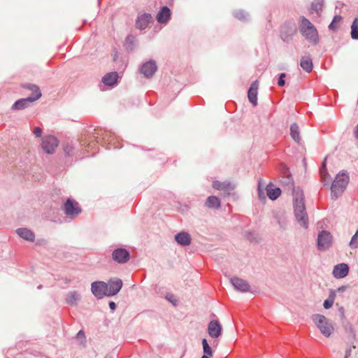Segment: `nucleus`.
<instances>
[{
	"mask_svg": "<svg viewBox=\"0 0 358 358\" xmlns=\"http://www.w3.org/2000/svg\"><path fill=\"white\" fill-rule=\"evenodd\" d=\"M294 210L297 222L302 227L307 229L308 227V217L304 204L303 194L300 190L294 192Z\"/></svg>",
	"mask_w": 358,
	"mask_h": 358,
	"instance_id": "nucleus-1",
	"label": "nucleus"
},
{
	"mask_svg": "<svg viewBox=\"0 0 358 358\" xmlns=\"http://www.w3.org/2000/svg\"><path fill=\"white\" fill-rule=\"evenodd\" d=\"M299 31L301 35L310 43L317 44L319 41L318 34L315 27L305 17H301Z\"/></svg>",
	"mask_w": 358,
	"mask_h": 358,
	"instance_id": "nucleus-2",
	"label": "nucleus"
},
{
	"mask_svg": "<svg viewBox=\"0 0 358 358\" xmlns=\"http://www.w3.org/2000/svg\"><path fill=\"white\" fill-rule=\"evenodd\" d=\"M26 87L31 92V94L26 99H21L15 102L12 106L13 110H22L27 108L30 103L38 100L41 96L40 89L38 86L27 84Z\"/></svg>",
	"mask_w": 358,
	"mask_h": 358,
	"instance_id": "nucleus-3",
	"label": "nucleus"
},
{
	"mask_svg": "<svg viewBox=\"0 0 358 358\" xmlns=\"http://www.w3.org/2000/svg\"><path fill=\"white\" fill-rule=\"evenodd\" d=\"M348 182L349 176L346 173L341 172L337 174L331 187L332 196L335 199L340 196L345 191Z\"/></svg>",
	"mask_w": 358,
	"mask_h": 358,
	"instance_id": "nucleus-4",
	"label": "nucleus"
},
{
	"mask_svg": "<svg viewBox=\"0 0 358 358\" xmlns=\"http://www.w3.org/2000/svg\"><path fill=\"white\" fill-rule=\"evenodd\" d=\"M313 321L319 329L321 334L329 338L334 331V327L330 320L320 314H315L312 317Z\"/></svg>",
	"mask_w": 358,
	"mask_h": 358,
	"instance_id": "nucleus-5",
	"label": "nucleus"
},
{
	"mask_svg": "<svg viewBox=\"0 0 358 358\" xmlns=\"http://www.w3.org/2000/svg\"><path fill=\"white\" fill-rule=\"evenodd\" d=\"M296 26L292 22H285L280 28V38L285 42H289L296 34Z\"/></svg>",
	"mask_w": 358,
	"mask_h": 358,
	"instance_id": "nucleus-6",
	"label": "nucleus"
},
{
	"mask_svg": "<svg viewBox=\"0 0 358 358\" xmlns=\"http://www.w3.org/2000/svg\"><path fill=\"white\" fill-rule=\"evenodd\" d=\"M59 141L57 138L52 135L44 136L42 139L41 147L44 152L48 154H52L57 147Z\"/></svg>",
	"mask_w": 358,
	"mask_h": 358,
	"instance_id": "nucleus-7",
	"label": "nucleus"
},
{
	"mask_svg": "<svg viewBox=\"0 0 358 358\" xmlns=\"http://www.w3.org/2000/svg\"><path fill=\"white\" fill-rule=\"evenodd\" d=\"M63 210L65 214L71 218L78 216L81 212V209L79 208L78 203L71 199H67L66 203L64 204Z\"/></svg>",
	"mask_w": 358,
	"mask_h": 358,
	"instance_id": "nucleus-8",
	"label": "nucleus"
},
{
	"mask_svg": "<svg viewBox=\"0 0 358 358\" xmlns=\"http://www.w3.org/2000/svg\"><path fill=\"white\" fill-rule=\"evenodd\" d=\"M108 287L107 283L103 281L92 282V292L97 299H102L104 296H108Z\"/></svg>",
	"mask_w": 358,
	"mask_h": 358,
	"instance_id": "nucleus-9",
	"label": "nucleus"
},
{
	"mask_svg": "<svg viewBox=\"0 0 358 358\" xmlns=\"http://www.w3.org/2000/svg\"><path fill=\"white\" fill-rule=\"evenodd\" d=\"M332 242V236L331 234L327 231H321L317 237V247L320 250L328 249Z\"/></svg>",
	"mask_w": 358,
	"mask_h": 358,
	"instance_id": "nucleus-10",
	"label": "nucleus"
},
{
	"mask_svg": "<svg viewBox=\"0 0 358 358\" xmlns=\"http://www.w3.org/2000/svg\"><path fill=\"white\" fill-rule=\"evenodd\" d=\"M112 257L115 262L119 264H124L129 261L130 254L124 248H117L113 252Z\"/></svg>",
	"mask_w": 358,
	"mask_h": 358,
	"instance_id": "nucleus-11",
	"label": "nucleus"
},
{
	"mask_svg": "<svg viewBox=\"0 0 358 358\" xmlns=\"http://www.w3.org/2000/svg\"><path fill=\"white\" fill-rule=\"evenodd\" d=\"M102 138H100L106 144L108 145V149L117 148L120 147V143L117 140L115 134L110 131H104L102 134Z\"/></svg>",
	"mask_w": 358,
	"mask_h": 358,
	"instance_id": "nucleus-12",
	"label": "nucleus"
},
{
	"mask_svg": "<svg viewBox=\"0 0 358 358\" xmlns=\"http://www.w3.org/2000/svg\"><path fill=\"white\" fill-rule=\"evenodd\" d=\"M157 69V67L155 62L150 60L142 65L141 68V72L144 75L145 77L150 78L156 72Z\"/></svg>",
	"mask_w": 358,
	"mask_h": 358,
	"instance_id": "nucleus-13",
	"label": "nucleus"
},
{
	"mask_svg": "<svg viewBox=\"0 0 358 358\" xmlns=\"http://www.w3.org/2000/svg\"><path fill=\"white\" fill-rule=\"evenodd\" d=\"M222 326L217 320H212L208 324V332L212 338H218L222 334Z\"/></svg>",
	"mask_w": 358,
	"mask_h": 358,
	"instance_id": "nucleus-14",
	"label": "nucleus"
},
{
	"mask_svg": "<svg viewBox=\"0 0 358 358\" xmlns=\"http://www.w3.org/2000/svg\"><path fill=\"white\" fill-rule=\"evenodd\" d=\"M234 288L240 292H246L250 291V285L244 280L239 278H232L230 280Z\"/></svg>",
	"mask_w": 358,
	"mask_h": 358,
	"instance_id": "nucleus-15",
	"label": "nucleus"
},
{
	"mask_svg": "<svg viewBox=\"0 0 358 358\" xmlns=\"http://www.w3.org/2000/svg\"><path fill=\"white\" fill-rule=\"evenodd\" d=\"M108 296L117 294L122 287V281L120 279L110 280L107 283Z\"/></svg>",
	"mask_w": 358,
	"mask_h": 358,
	"instance_id": "nucleus-16",
	"label": "nucleus"
},
{
	"mask_svg": "<svg viewBox=\"0 0 358 358\" xmlns=\"http://www.w3.org/2000/svg\"><path fill=\"white\" fill-rule=\"evenodd\" d=\"M349 273V266L348 264L341 263L336 265L333 269V275L336 278H343Z\"/></svg>",
	"mask_w": 358,
	"mask_h": 358,
	"instance_id": "nucleus-17",
	"label": "nucleus"
},
{
	"mask_svg": "<svg viewBox=\"0 0 358 358\" xmlns=\"http://www.w3.org/2000/svg\"><path fill=\"white\" fill-rule=\"evenodd\" d=\"M259 87V83L257 80L254 81L248 92V97L250 102L254 106L257 105V90Z\"/></svg>",
	"mask_w": 358,
	"mask_h": 358,
	"instance_id": "nucleus-18",
	"label": "nucleus"
},
{
	"mask_svg": "<svg viewBox=\"0 0 358 358\" xmlns=\"http://www.w3.org/2000/svg\"><path fill=\"white\" fill-rule=\"evenodd\" d=\"M152 16L149 13H143L140 15L136 21V27L140 29H145L150 22L152 21Z\"/></svg>",
	"mask_w": 358,
	"mask_h": 358,
	"instance_id": "nucleus-19",
	"label": "nucleus"
},
{
	"mask_svg": "<svg viewBox=\"0 0 358 358\" xmlns=\"http://www.w3.org/2000/svg\"><path fill=\"white\" fill-rule=\"evenodd\" d=\"M118 78V74L115 71L108 73L103 77L102 82L105 85L112 87L117 84Z\"/></svg>",
	"mask_w": 358,
	"mask_h": 358,
	"instance_id": "nucleus-20",
	"label": "nucleus"
},
{
	"mask_svg": "<svg viewBox=\"0 0 358 358\" xmlns=\"http://www.w3.org/2000/svg\"><path fill=\"white\" fill-rule=\"evenodd\" d=\"M17 235L22 238L33 242L35 239V235L33 231L27 228H19L16 230Z\"/></svg>",
	"mask_w": 358,
	"mask_h": 358,
	"instance_id": "nucleus-21",
	"label": "nucleus"
},
{
	"mask_svg": "<svg viewBox=\"0 0 358 358\" xmlns=\"http://www.w3.org/2000/svg\"><path fill=\"white\" fill-rule=\"evenodd\" d=\"M176 242L183 246L189 245L191 243V237L187 232H180L176 235Z\"/></svg>",
	"mask_w": 358,
	"mask_h": 358,
	"instance_id": "nucleus-22",
	"label": "nucleus"
},
{
	"mask_svg": "<svg viewBox=\"0 0 358 358\" xmlns=\"http://www.w3.org/2000/svg\"><path fill=\"white\" fill-rule=\"evenodd\" d=\"M171 17V10L166 7L164 6L157 15V20L159 23H166Z\"/></svg>",
	"mask_w": 358,
	"mask_h": 358,
	"instance_id": "nucleus-23",
	"label": "nucleus"
},
{
	"mask_svg": "<svg viewBox=\"0 0 358 358\" xmlns=\"http://www.w3.org/2000/svg\"><path fill=\"white\" fill-rule=\"evenodd\" d=\"M213 188L218 190H223L226 192H229L234 189V186L231 184V182L228 181L220 182L218 180L213 181Z\"/></svg>",
	"mask_w": 358,
	"mask_h": 358,
	"instance_id": "nucleus-24",
	"label": "nucleus"
},
{
	"mask_svg": "<svg viewBox=\"0 0 358 358\" xmlns=\"http://www.w3.org/2000/svg\"><path fill=\"white\" fill-rule=\"evenodd\" d=\"M266 194L271 200H275L281 194V190L278 187L273 188L272 184H269L266 188Z\"/></svg>",
	"mask_w": 358,
	"mask_h": 358,
	"instance_id": "nucleus-25",
	"label": "nucleus"
},
{
	"mask_svg": "<svg viewBox=\"0 0 358 358\" xmlns=\"http://www.w3.org/2000/svg\"><path fill=\"white\" fill-rule=\"evenodd\" d=\"M301 67L308 73L313 70L312 59L309 57H302L300 62Z\"/></svg>",
	"mask_w": 358,
	"mask_h": 358,
	"instance_id": "nucleus-26",
	"label": "nucleus"
},
{
	"mask_svg": "<svg viewBox=\"0 0 358 358\" xmlns=\"http://www.w3.org/2000/svg\"><path fill=\"white\" fill-rule=\"evenodd\" d=\"M97 138H99V140H97L96 142L91 141L85 147V150L88 153L89 156L94 155L99 150L98 142L101 139L100 137H97Z\"/></svg>",
	"mask_w": 358,
	"mask_h": 358,
	"instance_id": "nucleus-27",
	"label": "nucleus"
},
{
	"mask_svg": "<svg viewBox=\"0 0 358 358\" xmlns=\"http://www.w3.org/2000/svg\"><path fill=\"white\" fill-rule=\"evenodd\" d=\"M290 135L296 142H300L301 136L299 132V127L296 123H294L290 126Z\"/></svg>",
	"mask_w": 358,
	"mask_h": 358,
	"instance_id": "nucleus-28",
	"label": "nucleus"
},
{
	"mask_svg": "<svg viewBox=\"0 0 358 358\" xmlns=\"http://www.w3.org/2000/svg\"><path fill=\"white\" fill-rule=\"evenodd\" d=\"M206 205L210 208H218L220 206V201L217 197L210 196L206 199Z\"/></svg>",
	"mask_w": 358,
	"mask_h": 358,
	"instance_id": "nucleus-29",
	"label": "nucleus"
},
{
	"mask_svg": "<svg viewBox=\"0 0 358 358\" xmlns=\"http://www.w3.org/2000/svg\"><path fill=\"white\" fill-rule=\"evenodd\" d=\"M80 295L77 292H71L68 294L66 301L67 303L73 305L76 304V302L80 300Z\"/></svg>",
	"mask_w": 358,
	"mask_h": 358,
	"instance_id": "nucleus-30",
	"label": "nucleus"
},
{
	"mask_svg": "<svg viewBox=\"0 0 358 358\" xmlns=\"http://www.w3.org/2000/svg\"><path fill=\"white\" fill-rule=\"evenodd\" d=\"M344 329L345 333L348 334V338L350 341H353L355 339L356 334L354 330L352 325L350 323H347L344 324Z\"/></svg>",
	"mask_w": 358,
	"mask_h": 358,
	"instance_id": "nucleus-31",
	"label": "nucleus"
},
{
	"mask_svg": "<svg viewBox=\"0 0 358 358\" xmlns=\"http://www.w3.org/2000/svg\"><path fill=\"white\" fill-rule=\"evenodd\" d=\"M350 34L352 39L358 40V18H355L352 22Z\"/></svg>",
	"mask_w": 358,
	"mask_h": 358,
	"instance_id": "nucleus-32",
	"label": "nucleus"
},
{
	"mask_svg": "<svg viewBox=\"0 0 358 358\" xmlns=\"http://www.w3.org/2000/svg\"><path fill=\"white\" fill-rule=\"evenodd\" d=\"M341 20H342L341 16L335 15L332 22H331V24L329 26V29L333 30V31L337 29L338 28V24L341 22Z\"/></svg>",
	"mask_w": 358,
	"mask_h": 358,
	"instance_id": "nucleus-33",
	"label": "nucleus"
},
{
	"mask_svg": "<svg viewBox=\"0 0 358 358\" xmlns=\"http://www.w3.org/2000/svg\"><path fill=\"white\" fill-rule=\"evenodd\" d=\"M202 345L203 349L204 355H207L208 357H211L213 355V350L209 346L207 340L206 338H203L202 340Z\"/></svg>",
	"mask_w": 358,
	"mask_h": 358,
	"instance_id": "nucleus-34",
	"label": "nucleus"
},
{
	"mask_svg": "<svg viewBox=\"0 0 358 358\" xmlns=\"http://www.w3.org/2000/svg\"><path fill=\"white\" fill-rule=\"evenodd\" d=\"M323 6V0H316L312 3L311 10L315 11L317 13L322 11Z\"/></svg>",
	"mask_w": 358,
	"mask_h": 358,
	"instance_id": "nucleus-35",
	"label": "nucleus"
},
{
	"mask_svg": "<svg viewBox=\"0 0 358 358\" xmlns=\"http://www.w3.org/2000/svg\"><path fill=\"white\" fill-rule=\"evenodd\" d=\"M334 300H335V294L331 293L329 295V296L328 297V299L324 301V302L323 303L324 308L326 309L330 308L333 306V304L334 303Z\"/></svg>",
	"mask_w": 358,
	"mask_h": 358,
	"instance_id": "nucleus-36",
	"label": "nucleus"
},
{
	"mask_svg": "<svg viewBox=\"0 0 358 358\" xmlns=\"http://www.w3.org/2000/svg\"><path fill=\"white\" fill-rule=\"evenodd\" d=\"M320 173L322 179L324 181L326 179V177L329 176V173H327V167H326V159H324V162H322V164L320 169Z\"/></svg>",
	"mask_w": 358,
	"mask_h": 358,
	"instance_id": "nucleus-37",
	"label": "nucleus"
},
{
	"mask_svg": "<svg viewBox=\"0 0 358 358\" xmlns=\"http://www.w3.org/2000/svg\"><path fill=\"white\" fill-rule=\"evenodd\" d=\"M349 245L352 249H356L358 248V229L357 230L355 235L352 237Z\"/></svg>",
	"mask_w": 358,
	"mask_h": 358,
	"instance_id": "nucleus-38",
	"label": "nucleus"
},
{
	"mask_svg": "<svg viewBox=\"0 0 358 358\" xmlns=\"http://www.w3.org/2000/svg\"><path fill=\"white\" fill-rule=\"evenodd\" d=\"M76 338L80 345H85V344L86 343V337H85V332L83 330H80L78 332V334L76 335Z\"/></svg>",
	"mask_w": 358,
	"mask_h": 358,
	"instance_id": "nucleus-39",
	"label": "nucleus"
},
{
	"mask_svg": "<svg viewBox=\"0 0 358 358\" xmlns=\"http://www.w3.org/2000/svg\"><path fill=\"white\" fill-rule=\"evenodd\" d=\"M234 16L241 20H243L246 19L247 14L243 10H238L234 13Z\"/></svg>",
	"mask_w": 358,
	"mask_h": 358,
	"instance_id": "nucleus-40",
	"label": "nucleus"
},
{
	"mask_svg": "<svg viewBox=\"0 0 358 358\" xmlns=\"http://www.w3.org/2000/svg\"><path fill=\"white\" fill-rule=\"evenodd\" d=\"M285 73H282L280 75V77H279V79L278 81V85L280 87H283L285 85Z\"/></svg>",
	"mask_w": 358,
	"mask_h": 358,
	"instance_id": "nucleus-41",
	"label": "nucleus"
},
{
	"mask_svg": "<svg viewBox=\"0 0 358 358\" xmlns=\"http://www.w3.org/2000/svg\"><path fill=\"white\" fill-rule=\"evenodd\" d=\"M258 195H259V198L260 199H265V196H264V192L261 189V181H259V183H258Z\"/></svg>",
	"mask_w": 358,
	"mask_h": 358,
	"instance_id": "nucleus-42",
	"label": "nucleus"
},
{
	"mask_svg": "<svg viewBox=\"0 0 358 358\" xmlns=\"http://www.w3.org/2000/svg\"><path fill=\"white\" fill-rule=\"evenodd\" d=\"M33 133L36 137H40L42 134V130L40 127H36L34 129Z\"/></svg>",
	"mask_w": 358,
	"mask_h": 358,
	"instance_id": "nucleus-43",
	"label": "nucleus"
},
{
	"mask_svg": "<svg viewBox=\"0 0 358 358\" xmlns=\"http://www.w3.org/2000/svg\"><path fill=\"white\" fill-rule=\"evenodd\" d=\"M64 152L70 155L71 154V152H72V148L71 146H69L67 145L65 148H64Z\"/></svg>",
	"mask_w": 358,
	"mask_h": 358,
	"instance_id": "nucleus-44",
	"label": "nucleus"
},
{
	"mask_svg": "<svg viewBox=\"0 0 358 358\" xmlns=\"http://www.w3.org/2000/svg\"><path fill=\"white\" fill-rule=\"evenodd\" d=\"M109 307H110V308L111 310H115V309L116 308V304H115V302H113V301H110V302L109 303Z\"/></svg>",
	"mask_w": 358,
	"mask_h": 358,
	"instance_id": "nucleus-45",
	"label": "nucleus"
},
{
	"mask_svg": "<svg viewBox=\"0 0 358 358\" xmlns=\"http://www.w3.org/2000/svg\"><path fill=\"white\" fill-rule=\"evenodd\" d=\"M350 352H351L350 349L346 350L345 358H348V357L350 355Z\"/></svg>",
	"mask_w": 358,
	"mask_h": 358,
	"instance_id": "nucleus-46",
	"label": "nucleus"
},
{
	"mask_svg": "<svg viewBox=\"0 0 358 358\" xmlns=\"http://www.w3.org/2000/svg\"><path fill=\"white\" fill-rule=\"evenodd\" d=\"M355 136L357 138H358V125L356 127V129L355 131Z\"/></svg>",
	"mask_w": 358,
	"mask_h": 358,
	"instance_id": "nucleus-47",
	"label": "nucleus"
},
{
	"mask_svg": "<svg viewBox=\"0 0 358 358\" xmlns=\"http://www.w3.org/2000/svg\"><path fill=\"white\" fill-rule=\"evenodd\" d=\"M201 358H209V357H208L207 355H203Z\"/></svg>",
	"mask_w": 358,
	"mask_h": 358,
	"instance_id": "nucleus-48",
	"label": "nucleus"
},
{
	"mask_svg": "<svg viewBox=\"0 0 358 358\" xmlns=\"http://www.w3.org/2000/svg\"><path fill=\"white\" fill-rule=\"evenodd\" d=\"M42 287H43V286H42V285H38V287H37V288H38V289H41V288H42Z\"/></svg>",
	"mask_w": 358,
	"mask_h": 358,
	"instance_id": "nucleus-49",
	"label": "nucleus"
}]
</instances>
